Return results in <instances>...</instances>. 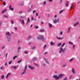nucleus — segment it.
<instances>
[{"label": "nucleus", "instance_id": "54", "mask_svg": "<svg viewBox=\"0 0 80 80\" xmlns=\"http://www.w3.org/2000/svg\"><path fill=\"white\" fill-rule=\"evenodd\" d=\"M36 16H38V13H37L36 12Z\"/></svg>", "mask_w": 80, "mask_h": 80}, {"label": "nucleus", "instance_id": "30", "mask_svg": "<svg viewBox=\"0 0 80 80\" xmlns=\"http://www.w3.org/2000/svg\"><path fill=\"white\" fill-rule=\"evenodd\" d=\"M46 3H47V2H46V1H44L43 2V5H45V4H46Z\"/></svg>", "mask_w": 80, "mask_h": 80}, {"label": "nucleus", "instance_id": "20", "mask_svg": "<svg viewBox=\"0 0 80 80\" xmlns=\"http://www.w3.org/2000/svg\"><path fill=\"white\" fill-rule=\"evenodd\" d=\"M34 65H35V66H36V67H39V65L38 64L35 63L34 64Z\"/></svg>", "mask_w": 80, "mask_h": 80}, {"label": "nucleus", "instance_id": "22", "mask_svg": "<svg viewBox=\"0 0 80 80\" xmlns=\"http://www.w3.org/2000/svg\"><path fill=\"white\" fill-rule=\"evenodd\" d=\"M17 55L15 56L13 58V59L15 60V58H17Z\"/></svg>", "mask_w": 80, "mask_h": 80}, {"label": "nucleus", "instance_id": "25", "mask_svg": "<svg viewBox=\"0 0 80 80\" xmlns=\"http://www.w3.org/2000/svg\"><path fill=\"white\" fill-rule=\"evenodd\" d=\"M34 28H36V29H38V26H34Z\"/></svg>", "mask_w": 80, "mask_h": 80}, {"label": "nucleus", "instance_id": "1", "mask_svg": "<svg viewBox=\"0 0 80 80\" xmlns=\"http://www.w3.org/2000/svg\"><path fill=\"white\" fill-rule=\"evenodd\" d=\"M5 34L6 35H7L6 38L7 39L8 42H10V38H11V37L10 36L11 35V33H10V32H6Z\"/></svg>", "mask_w": 80, "mask_h": 80}, {"label": "nucleus", "instance_id": "19", "mask_svg": "<svg viewBox=\"0 0 80 80\" xmlns=\"http://www.w3.org/2000/svg\"><path fill=\"white\" fill-rule=\"evenodd\" d=\"M62 45V43H59L57 44L58 47H60V46H61Z\"/></svg>", "mask_w": 80, "mask_h": 80}, {"label": "nucleus", "instance_id": "6", "mask_svg": "<svg viewBox=\"0 0 80 80\" xmlns=\"http://www.w3.org/2000/svg\"><path fill=\"white\" fill-rule=\"evenodd\" d=\"M59 19L58 18L57 20L56 19H55L53 20V23H58L59 22Z\"/></svg>", "mask_w": 80, "mask_h": 80}, {"label": "nucleus", "instance_id": "64", "mask_svg": "<svg viewBox=\"0 0 80 80\" xmlns=\"http://www.w3.org/2000/svg\"><path fill=\"white\" fill-rule=\"evenodd\" d=\"M57 17V15H55L54 16V18H56V17Z\"/></svg>", "mask_w": 80, "mask_h": 80}, {"label": "nucleus", "instance_id": "4", "mask_svg": "<svg viewBox=\"0 0 80 80\" xmlns=\"http://www.w3.org/2000/svg\"><path fill=\"white\" fill-rule=\"evenodd\" d=\"M66 50L65 48H64L63 49V48H60V51L59 52V53H61L62 52L63 53H64L65 52V51Z\"/></svg>", "mask_w": 80, "mask_h": 80}, {"label": "nucleus", "instance_id": "36", "mask_svg": "<svg viewBox=\"0 0 80 80\" xmlns=\"http://www.w3.org/2000/svg\"><path fill=\"white\" fill-rule=\"evenodd\" d=\"M4 17L5 18H8V16L5 15H4Z\"/></svg>", "mask_w": 80, "mask_h": 80}, {"label": "nucleus", "instance_id": "2", "mask_svg": "<svg viewBox=\"0 0 80 80\" xmlns=\"http://www.w3.org/2000/svg\"><path fill=\"white\" fill-rule=\"evenodd\" d=\"M64 76V74H61L59 75L58 76H57V75H55L53 76V78H54L56 80L59 79V78H62L63 76Z\"/></svg>", "mask_w": 80, "mask_h": 80}, {"label": "nucleus", "instance_id": "62", "mask_svg": "<svg viewBox=\"0 0 80 80\" xmlns=\"http://www.w3.org/2000/svg\"><path fill=\"white\" fill-rule=\"evenodd\" d=\"M72 48H75V45H73L72 46Z\"/></svg>", "mask_w": 80, "mask_h": 80}, {"label": "nucleus", "instance_id": "61", "mask_svg": "<svg viewBox=\"0 0 80 80\" xmlns=\"http://www.w3.org/2000/svg\"><path fill=\"white\" fill-rule=\"evenodd\" d=\"M24 53H25L26 54H27V53H28V52H26V51H25V52H24Z\"/></svg>", "mask_w": 80, "mask_h": 80}, {"label": "nucleus", "instance_id": "13", "mask_svg": "<svg viewBox=\"0 0 80 80\" xmlns=\"http://www.w3.org/2000/svg\"><path fill=\"white\" fill-rule=\"evenodd\" d=\"M11 74H12V73H8L6 75V78H8V76H9V75H11Z\"/></svg>", "mask_w": 80, "mask_h": 80}, {"label": "nucleus", "instance_id": "42", "mask_svg": "<svg viewBox=\"0 0 80 80\" xmlns=\"http://www.w3.org/2000/svg\"><path fill=\"white\" fill-rule=\"evenodd\" d=\"M65 45V43H63L61 46L62 47H63V46H64V45Z\"/></svg>", "mask_w": 80, "mask_h": 80}, {"label": "nucleus", "instance_id": "15", "mask_svg": "<svg viewBox=\"0 0 80 80\" xmlns=\"http://www.w3.org/2000/svg\"><path fill=\"white\" fill-rule=\"evenodd\" d=\"M30 18H28V21L26 23V25H27V24H28V22H30Z\"/></svg>", "mask_w": 80, "mask_h": 80}, {"label": "nucleus", "instance_id": "16", "mask_svg": "<svg viewBox=\"0 0 80 80\" xmlns=\"http://www.w3.org/2000/svg\"><path fill=\"white\" fill-rule=\"evenodd\" d=\"M55 42L53 43L52 42H51V45L52 46L54 45H55Z\"/></svg>", "mask_w": 80, "mask_h": 80}, {"label": "nucleus", "instance_id": "18", "mask_svg": "<svg viewBox=\"0 0 80 80\" xmlns=\"http://www.w3.org/2000/svg\"><path fill=\"white\" fill-rule=\"evenodd\" d=\"M78 23H79L78 22L77 23H75L73 25L74 27L76 26V25H78Z\"/></svg>", "mask_w": 80, "mask_h": 80}, {"label": "nucleus", "instance_id": "59", "mask_svg": "<svg viewBox=\"0 0 80 80\" xmlns=\"http://www.w3.org/2000/svg\"><path fill=\"white\" fill-rule=\"evenodd\" d=\"M62 3V0H60V3L61 4Z\"/></svg>", "mask_w": 80, "mask_h": 80}, {"label": "nucleus", "instance_id": "50", "mask_svg": "<svg viewBox=\"0 0 80 80\" xmlns=\"http://www.w3.org/2000/svg\"><path fill=\"white\" fill-rule=\"evenodd\" d=\"M63 10H61L59 12V13H62V12H63Z\"/></svg>", "mask_w": 80, "mask_h": 80}, {"label": "nucleus", "instance_id": "57", "mask_svg": "<svg viewBox=\"0 0 80 80\" xmlns=\"http://www.w3.org/2000/svg\"><path fill=\"white\" fill-rule=\"evenodd\" d=\"M34 19V18H33V17H32V20H33Z\"/></svg>", "mask_w": 80, "mask_h": 80}, {"label": "nucleus", "instance_id": "28", "mask_svg": "<svg viewBox=\"0 0 80 80\" xmlns=\"http://www.w3.org/2000/svg\"><path fill=\"white\" fill-rule=\"evenodd\" d=\"M12 63V60H11L9 62V65H10L11 63Z\"/></svg>", "mask_w": 80, "mask_h": 80}, {"label": "nucleus", "instance_id": "31", "mask_svg": "<svg viewBox=\"0 0 80 80\" xmlns=\"http://www.w3.org/2000/svg\"><path fill=\"white\" fill-rule=\"evenodd\" d=\"M66 66H67V64H65L62 65V67H66Z\"/></svg>", "mask_w": 80, "mask_h": 80}, {"label": "nucleus", "instance_id": "52", "mask_svg": "<svg viewBox=\"0 0 80 80\" xmlns=\"http://www.w3.org/2000/svg\"><path fill=\"white\" fill-rule=\"evenodd\" d=\"M3 69V67H1L0 68V70H2Z\"/></svg>", "mask_w": 80, "mask_h": 80}, {"label": "nucleus", "instance_id": "39", "mask_svg": "<svg viewBox=\"0 0 80 80\" xmlns=\"http://www.w3.org/2000/svg\"><path fill=\"white\" fill-rule=\"evenodd\" d=\"M23 13V12L22 11H20L19 12V14H21V13Z\"/></svg>", "mask_w": 80, "mask_h": 80}, {"label": "nucleus", "instance_id": "5", "mask_svg": "<svg viewBox=\"0 0 80 80\" xmlns=\"http://www.w3.org/2000/svg\"><path fill=\"white\" fill-rule=\"evenodd\" d=\"M27 66L26 65L25 66V67L24 68V69L23 70V72L21 73L22 75H23L25 73V72H26V70H27Z\"/></svg>", "mask_w": 80, "mask_h": 80}, {"label": "nucleus", "instance_id": "41", "mask_svg": "<svg viewBox=\"0 0 80 80\" xmlns=\"http://www.w3.org/2000/svg\"><path fill=\"white\" fill-rule=\"evenodd\" d=\"M32 50H35V46H34L32 47Z\"/></svg>", "mask_w": 80, "mask_h": 80}, {"label": "nucleus", "instance_id": "17", "mask_svg": "<svg viewBox=\"0 0 80 80\" xmlns=\"http://www.w3.org/2000/svg\"><path fill=\"white\" fill-rule=\"evenodd\" d=\"M7 10L6 9H5L3 10L2 11V13H4V12H6V11H7Z\"/></svg>", "mask_w": 80, "mask_h": 80}, {"label": "nucleus", "instance_id": "23", "mask_svg": "<svg viewBox=\"0 0 80 80\" xmlns=\"http://www.w3.org/2000/svg\"><path fill=\"white\" fill-rule=\"evenodd\" d=\"M73 59H74L73 58H72L70 60V62H72V61H73Z\"/></svg>", "mask_w": 80, "mask_h": 80}, {"label": "nucleus", "instance_id": "60", "mask_svg": "<svg viewBox=\"0 0 80 80\" xmlns=\"http://www.w3.org/2000/svg\"><path fill=\"white\" fill-rule=\"evenodd\" d=\"M47 53H48L47 52H46L45 53H44V55H45V54H47Z\"/></svg>", "mask_w": 80, "mask_h": 80}, {"label": "nucleus", "instance_id": "37", "mask_svg": "<svg viewBox=\"0 0 80 80\" xmlns=\"http://www.w3.org/2000/svg\"><path fill=\"white\" fill-rule=\"evenodd\" d=\"M21 18H25V16H21Z\"/></svg>", "mask_w": 80, "mask_h": 80}, {"label": "nucleus", "instance_id": "49", "mask_svg": "<svg viewBox=\"0 0 80 80\" xmlns=\"http://www.w3.org/2000/svg\"><path fill=\"white\" fill-rule=\"evenodd\" d=\"M9 8H12V4H11L10 5V6H9Z\"/></svg>", "mask_w": 80, "mask_h": 80}, {"label": "nucleus", "instance_id": "14", "mask_svg": "<svg viewBox=\"0 0 80 80\" xmlns=\"http://www.w3.org/2000/svg\"><path fill=\"white\" fill-rule=\"evenodd\" d=\"M44 59L46 62V63H48V64H49V62H48V61L47 60V59H46V58H44Z\"/></svg>", "mask_w": 80, "mask_h": 80}, {"label": "nucleus", "instance_id": "35", "mask_svg": "<svg viewBox=\"0 0 80 80\" xmlns=\"http://www.w3.org/2000/svg\"><path fill=\"white\" fill-rule=\"evenodd\" d=\"M73 4H72L71 6V7L70 9H71V10H72V8H73Z\"/></svg>", "mask_w": 80, "mask_h": 80}, {"label": "nucleus", "instance_id": "40", "mask_svg": "<svg viewBox=\"0 0 80 80\" xmlns=\"http://www.w3.org/2000/svg\"><path fill=\"white\" fill-rule=\"evenodd\" d=\"M14 30H15L17 31V28L16 27H15L14 28Z\"/></svg>", "mask_w": 80, "mask_h": 80}, {"label": "nucleus", "instance_id": "45", "mask_svg": "<svg viewBox=\"0 0 80 80\" xmlns=\"http://www.w3.org/2000/svg\"><path fill=\"white\" fill-rule=\"evenodd\" d=\"M46 47H47V45H46V44H45V45H44V46L43 48L44 49L45 48H46Z\"/></svg>", "mask_w": 80, "mask_h": 80}, {"label": "nucleus", "instance_id": "51", "mask_svg": "<svg viewBox=\"0 0 80 80\" xmlns=\"http://www.w3.org/2000/svg\"><path fill=\"white\" fill-rule=\"evenodd\" d=\"M36 12V10H34L33 12V13H35V12Z\"/></svg>", "mask_w": 80, "mask_h": 80}, {"label": "nucleus", "instance_id": "12", "mask_svg": "<svg viewBox=\"0 0 80 80\" xmlns=\"http://www.w3.org/2000/svg\"><path fill=\"white\" fill-rule=\"evenodd\" d=\"M48 26L49 27V28H51V27H52V24L49 23L48 25Z\"/></svg>", "mask_w": 80, "mask_h": 80}, {"label": "nucleus", "instance_id": "11", "mask_svg": "<svg viewBox=\"0 0 80 80\" xmlns=\"http://www.w3.org/2000/svg\"><path fill=\"white\" fill-rule=\"evenodd\" d=\"M37 60V58H32V61L33 62H35V61H36Z\"/></svg>", "mask_w": 80, "mask_h": 80}, {"label": "nucleus", "instance_id": "3", "mask_svg": "<svg viewBox=\"0 0 80 80\" xmlns=\"http://www.w3.org/2000/svg\"><path fill=\"white\" fill-rule=\"evenodd\" d=\"M38 38L39 40H42V41H45V38L42 35H39L38 36Z\"/></svg>", "mask_w": 80, "mask_h": 80}, {"label": "nucleus", "instance_id": "48", "mask_svg": "<svg viewBox=\"0 0 80 80\" xmlns=\"http://www.w3.org/2000/svg\"><path fill=\"white\" fill-rule=\"evenodd\" d=\"M20 49H21V48H20V47H19L18 48V50H20Z\"/></svg>", "mask_w": 80, "mask_h": 80}, {"label": "nucleus", "instance_id": "33", "mask_svg": "<svg viewBox=\"0 0 80 80\" xmlns=\"http://www.w3.org/2000/svg\"><path fill=\"white\" fill-rule=\"evenodd\" d=\"M22 59H21L18 62V63H20V62H22Z\"/></svg>", "mask_w": 80, "mask_h": 80}, {"label": "nucleus", "instance_id": "44", "mask_svg": "<svg viewBox=\"0 0 80 80\" xmlns=\"http://www.w3.org/2000/svg\"><path fill=\"white\" fill-rule=\"evenodd\" d=\"M1 78H2V79H4V75H3V76H2L1 77Z\"/></svg>", "mask_w": 80, "mask_h": 80}, {"label": "nucleus", "instance_id": "55", "mask_svg": "<svg viewBox=\"0 0 80 80\" xmlns=\"http://www.w3.org/2000/svg\"><path fill=\"white\" fill-rule=\"evenodd\" d=\"M41 23L42 24H44V22H41Z\"/></svg>", "mask_w": 80, "mask_h": 80}, {"label": "nucleus", "instance_id": "10", "mask_svg": "<svg viewBox=\"0 0 80 80\" xmlns=\"http://www.w3.org/2000/svg\"><path fill=\"white\" fill-rule=\"evenodd\" d=\"M22 25H24L25 24V21H24V20L23 19H22V21H21V22Z\"/></svg>", "mask_w": 80, "mask_h": 80}, {"label": "nucleus", "instance_id": "27", "mask_svg": "<svg viewBox=\"0 0 80 80\" xmlns=\"http://www.w3.org/2000/svg\"><path fill=\"white\" fill-rule=\"evenodd\" d=\"M44 29H41L40 30V32H44Z\"/></svg>", "mask_w": 80, "mask_h": 80}, {"label": "nucleus", "instance_id": "8", "mask_svg": "<svg viewBox=\"0 0 80 80\" xmlns=\"http://www.w3.org/2000/svg\"><path fill=\"white\" fill-rule=\"evenodd\" d=\"M72 72L73 74H75V69H74V68H72Z\"/></svg>", "mask_w": 80, "mask_h": 80}, {"label": "nucleus", "instance_id": "63", "mask_svg": "<svg viewBox=\"0 0 80 80\" xmlns=\"http://www.w3.org/2000/svg\"><path fill=\"white\" fill-rule=\"evenodd\" d=\"M19 21H20V22H22V20H21V19H19Z\"/></svg>", "mask_w": 80, "mask_h": 80}, {"label": "nucleus", "instance_id": "21", "mask_svg": "<svg viewBox=\"0 0 80 80\" xmlns=\"http://www.w3.org/2000/svg\"><path fill=\"white\" fill-rule=\"evenodd\" d=\"M32 37V36H29L28 37V39L30 40V38H31Z\"/></svg>", "mask_w": 80, "mask_h": 80}, {"label": "nucleus", "instance_id": "56", "mask_svg": "<svg viewBox=\"0 0 80 80\" xmlns=\"http://www.w3.org/2000/svg\"><path fill=\"white\" fill-rule=\"evenodd\" d=\"M23 5H24V4H23V3H22L21 4V6H23Z\"/></svg>", "mask_w": 80, "mask_h": 80}, {"label": "nucleus", "instance_id": "34", "mask_svg": "<svg viewBox=\"0 0 80 80\" xmlns=\"http://www.w3.org/2000/svg\"><path fill=\"white\" fill-rule=\"evenodd\" d=\"M5 3H6V2H3V5H4L5 6L6 5V4H5Z\"/></svg>", "mask_w": 80, "mask_h": 80}, {"label": "nucleus", "instance_id": "32", "mask_svg": "<svg viewBox=\"0 0 80 80\" xmlns=\"http://www.w3.org/2000/svg\"><path fill=\"white\" fill-rule=\"evenodd\" d=\"M31 11H32V9H31V8H30L28 9V12H31Z\"/></svg>", "mask_w": 80, "mask_h": 80}, {"label": "nucleus", "instance_id": "24", "mask_svg": "<svg viewBox=\"0 0 80 80\" xmlns=\"http://www.w3.org/2000/svg\"><path fill=\"white\" fill-rule=\"evenodd\" d=\"M9 9L10 10H11L12 11H13V10H14L13 8H9Z\"/></svg>", "mask_w": 80, "mask_h": 80}, {"label": "nucleus", "instance_id": "38", "mask_svg": "<svg viewBox=\"0 0 80 80\" xmlns=\"http://www.w3.org/2000/svg\"><path fill=\"white\" fill-rule=\"evenodd\" d=\"M65 5L67 7H68V3H66Z\"/></svg>", "mask_w": 80, "mask_h": 80}, {"label": "nucleus", "instance_id": "46", "mask_svg": "<svg viewBox=\"0 0 80 80\" xmlns=\"http://www.w3.org/2000/svg\"><path fill=\"white\" fill-rule=\"evenodd\" d=\"M63 80H67V78L66 77L64 78Z\"/></svg>", "mask_w": 80, "mask_h": 80}, {"label": "nucleus", "instance_id": "47", "mask_svg": "<svg viewBox=\"0 0 80 80\" xmlns=\"http://www.w3.org/2000/svg\"><path fill=\"white\" fill-rule=\"evenodd\" d=\"M69 43L70 44H71V45H73V42H70V41L69 42Z\"/></svg>", "mask_w": 80, "mask_h": 80}, {"label": "nucleus", "instance_id": "9", "mask_svg": "<svg viewBox=\"0 0 80 80\" xmlns=\"http://www.w3.org/2000/svg\"><path fill=\"white\" fill-rule=\"evenodd\" d=\"M57 39H58V40H62V39H63L64 38L62 37V38H60V37H58V36H57Z\"/></svg>", "mask_w": 80, "mask_h": 80}, {"label": "nucleus", "instance_id": "29", "mask_svg": "<svg viewBox=\"0 0 80 80\" xmlns=\"http://www.w3.org/2000/svg\"><path fill=\"white\" fill-rule=\"evenodd\" d=\"M11 23H12V24H13L14 23V22L13 21V20H11Z\"/></svg>", "mask_w": 80, "mask_h": 80}, {"label": "nucleus", "instance_id": "26", "mask_svg": "<svg viewBox=\"0 0 80 80\" xmlns=\"http://www.w3.org/2000/svg\"><path fill=\"white\" fill-rule=\"evenodd\" d=\"M70 28H68V32H67V33H69V32H70Z\"/></svg>", "mask_w": 80, "mask_h": 80}, {"label": "nucleus", "instance_id": "53", "mask_svg": "<svg viewBox=\"0 0 80 80\" xmlns=\"http://www.w3.org/2000/svg\"><path fill=\"white\" fill-rule=\"evenodd\" d=\"M43 65L44 67H45V66H46V64H45V63H44L43 64Z\"/></svg>", "mask_w": 80, "mask_h": 80}, {"label": "nucleus", "instance_id": "7", "mask_svg": "<svg viewBox=\"0 0 80 80\" xmlns=\"http://www.w3.org/2000/svg\"><path fill=\"white\" fill-rule=\"evenodd\" d=\"M28 68H29V69H30V70H33L34 69V68H35V67H32V66H29Z\"/></svg>", "mask_w": 80, "mask_h": 80}, {"label": "nucleus", "instance_id": "58", "mask_svg": "<svg viewBox=\"0 0 80 80\" xmlns=\"http://www.w3.org/2000/svg\"><path fill=\"white\" fill-rule=\"evenodd\" d=\"M62 33H63V32H60V35H62Z\"/></svg>", "mask_w": 80, "mask_h": 80}, {"label": "nucleus", "instance_id": "43", "mask_svg": "<svg viewBox=\"0 0 80 80\" xmlns=\"http://www.w3.org/2000/svg\"><path fill=\"white\" fill-rule=\"evenodd\" d=\"M12 68H14V69H16L17 67L16 66H14L13 67H12Z\"/></svg>", "mask_w": 80, "mask_h": 80}]
</instances>
